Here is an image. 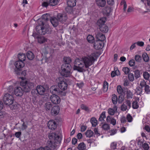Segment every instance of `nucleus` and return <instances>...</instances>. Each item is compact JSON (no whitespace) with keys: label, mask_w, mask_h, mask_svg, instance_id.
<instances>
[{"label":"nucleus","mask_w":150,"mask_h":150,"mask_svg":"<svg viewBox=\"0 0 150 150\" xmlns=\"http://www.w3.org/2000/svg\"><path fill=\"white\" fill-rule=\"evenodd\" d=\"M98 57L97 52H95L87 56L83 57L81 60L76 59L75 61L74 70L80 72H83L94 63Z\"/></svg>","instance_id":"nucleus-1"},{"label":"nucleus","mask_w":150,"mask_h":150,"mask_svg":"<svg viewBox=\"0 0 150 150\" xmlns=\"http://www.w3.org/2000/svg\"><path fill=\"white\" fill-rule=\"evenodd\" d=\"M4 103L5 105H9L11 110H15L18 108L17 103H14V98L12 95L7 93L5 94L3 98Z\"/></svg>","instance_id":"nucleus-2"},{"label":"nucleus","mask_w":150,"mask_h":150,"mask_svg":"<svg viewBox=\"0 0 150 150\" xmlns=\"http://www.w3.org/2000/svg\"><path fill=\"white\" fill-rule=\"evenodd\" d=\"M61 71L60 72L61 75L64 77H71L73 79L74 77L72 76V67L69 64H64L61 66Z\"/></svg>","instance_id":"nucleus-3"},{"label":"nucleus","mask_w":150,"mask_h":150,"mask_svg":"<svg viewBox=\"0 0 150 150\" xmlns=\"http://www.w3.org/2000/svg\"><path fill=\"white\" fill-rule=\"evenodd\" d=\"M20 78L23 80L25 79V77H21ZM21 86H23L24 88V91L25 92H29L33 89L35 86V84L30 80H28L24 81H21L20 83Z\"/></svg>","instance_id":"nucleus-4"},{"label":"nucleus","mask_w":150,"mask_h":150,"mask_svg":"<svg viewBox=\"0 0 150 150\" xmlns=\"http://www.w3.org/2000/svg\"><path fill=\"white\" fill-rule=\"evenodd\" d=\"M61 79L60 77H58L56 79V81L57 83L58 86L60 90L65 91L67 88L68 84L65 81Z\"/></svg>","instance_id":"nucleus-5"},{"label":"nucleus","mask_w":150,"mask_h":150,"mask_svg":"<svg viewBox=\"0 0 150 150\" xmlns=\"http://www.w3.org/2000/svg\"><path fill=\"white\" fill-rule=\"evenodd\" d=\"M50 100L54 104H59L61 101V99L59 97L55 94H53L51 96Z\"/></svg>","instance_id":"nucleus-6"},{"label":"nucleus","mask_w":150,"mask_h":150,"mask_svg":"<svg viewBox=\"0 0 150 150\" xmlns=\"http://www.w3.org/2000/svg\"><path fill=\"white\" fill-rule=\"evenodd\" d=\"M104 45L103 42L100 40H96L94 44V48L97 50L102 49Z\"/></svg>","instance_id":"nucleus-7"},{"label":"nucleus","mask_w":150,"mask_h":150,"mask_svg":"<svg viewBox=\"0 0 150 150\" xmlns=\"http://www.w3.org/2000/svg\"><path fill=\"white\" fill-rule=\"evenodd\" d=\"M47 126L49 129L53 130L56 129L57 125L56 122L55 121L51 120L48 121Z\"/></svg>","instance_id":"nucleus-8"},{"label":"nucleus","mask_w":150,"mask_h":150,"mask_svg":"<svg viewBox=\"0 0 150 150\" xmlns=\"http://www.w3.org/2000/svg\"><path fill=\"white\" fill-rule=\"evenodd\" d=\"M13 92L16 96H21L23 94V91L21 87H17L15 88Z\"/></svg>","instance_id":"nucleus-9"},{"label":"nucleus","mask_w":150,"mask_h":150,"mask_svg":"<svg viewBox=\"0 0 150 150\" xmlns=\"http://www.w3.org/2000/svg\"><path fill=\"white\" fill-rule=\"evenodd\" d=\"M36 90L38 93L40 95H44L46 91L45 88L43 86L41 85L37 86Z\"/></svg>","instance_id":"nucleus-10"},{"label":"nucleus","mask_w":150,"mask_h":150,"mask_svg":"<svg viewBox=\"0 0 150 150\" xmlns=\"http://www.w3.org/2000/svg\"><path fill=\"white\" fill-rule=\"evenodd\" d=\"M60 108L58 105H55L52 108L51 113L52 115H56L59 112Z\"/></svg>","instance_id":"nucleus-11"},{"label":"nucleus","mask_w":150,"mask_h":150,"mask_svg":"<svg viewBox=\"0 0 150 150\" xmlns=\"http://www.w3.org/2000/svg\"><path fill=\"white\" fill-rule=\"evenodd\" d=\"M57 18L59 21L62 23L66 21L67 19L66 15L65 14H58L57 16Z\"/></svg>","instance_id":"nucleus-12"},{"label":"nucleus","mask_w":150,"mask_h":150,"mask_svg":"<svg viewBox=\"0 0 150 150\" xmlns=\"http://www.w3.org/2000/svg\"><path fill=\"white\" fill-rule=\"evenodd\" d=\"M33 36L35 38H38V42L40 44L43 43L47 41V39L45 37H42L38 38V35L35 33H33Z\"/></svg>","instance_id":"nucleus-13"},{"label":"nucleus","mask_w":150,"mask_h":150,"mask_svg":"<svg viewBox=\"0 0 150 150\" xmlns=\"http://www.w3.org/2000/svg\"><path fill=\"white\" fill-rule=\"evenodd\" d=\"M36 30L39 34L42 35H44L46 33L45 28L41 26H37L36 27Z\"/></svg>","instance_id":"nucleus-14"},{"label":"nucleus","mask_w":150,"mask_h":150,"mask_svg":"<svg viewBox=\"0 0 150 150\" xmlns=\"http://www.w3.org/2000/svg\"><path fill=\"white\" fill-rule=\"evenodd\" d=\"M15 65L16 68L19 70L24 66L25 63L22 61L18 60L15 62Z\"/></svg>","instance_id":"nucleus-15"},{"label":"nucleus","mask_w":150,"mask_h":150,"mask_svg":"<svg viewBox=\"0 0 150 150\" xmlns=\"http://www.w3.org/2000/svg\"><path fill=\"white\" fill-rule=\"evenodd\" d=\"M117 91L119 94L123 95L125 94L126 91V88H122L120 85H119L117 87Z\"/></svg>","instance_id":"nucleus-16"},{"label":"nucleus","mask_w":150,"mask_h":150,"mask_svg":"<svg viewBox=\"0 0 150 150\" xmlns=\"http://www.w3.org/2000/svg\"><path fill=\"white\" fill-rule=\"evenodd\" d=\"M139 99L138 97H135L134 100L132 103V107L134 109H137L139 107L138 102H139Z\"/></svg>","instance_id":"nucleus-17"},{"label":"nucleus","mask_w":150,"mask_h":150,"mask_svg":"<svg viewBox=\"0 0 150 150\" xmlns=\"http://www.w3.org/2000/svg\"><path fill=\"white\" fill-rule=\"evenodd\" d=\"M112 11V9L109 6H107L103 9V14L106 16H109Z\"/></svg>","instance_id":"nucleus-18"},{"label":"nucleus","mask_w":150,"mask_h":150,"mask_svg":"<svg viewBox=\"0 0 150 150\" xmlns=\"http://www.w3.org/2000/svg\"><path fill=\"white\" fill-rule=\"evenodd\" d=\"M106 120L108 122L110 123L113 125H115L116 124V120L110 116L107 117Z\"/></svg>","instance_id":"nucleus-19"},{"label":"nucleus","mask_w":150,"mask_h":150,"mask_svg":"<svg viewBox=\"0 0 150 150\" xmlns=\"http://www.w3.org/2000/svg\"><path fill=\"white\" fill-rule=\"evenodd\" d=\"M117 107L116 105H114L112 108H109L108 110L109 114L110 115H113L117 111Z\"/></svg>","instance_id":"nucleus-20"},{"label":"nucleus","mask_w":150,"mask_h":150,"mask_svg":"<svg viewBox=\"0 0 150 150\" xmlns=\"http://www.w3.org/2000/svg\"><path fill=\"white\" fill-rule=\"evenodd\" d=\"M50 139L53 141H55L57 138H59L58 136L55 133H50L48 135Z\"/></svg>","instance_id":"nucleus-21"},{"label":"nucleus","mask_w":150,"mask_h":150,"mask_svg":"<svg viewBox=\"0 0 150 150\" xmlns=\"http://www.w3.org/2000/svg\"><path fill=\"white\" fill-rule=\"evenodd\" d=\"M55 142V141H54L52 140L48 141L47 142V146H49V147H50L53 149H54L56 146Z\"/></svg>","instance_id":"nucleus-22"},{"label":"nucleus","mask_w":150,"mask_h":150,"mask_svg":"<svg viewBox=\"0 0 150 150\" xmlns=\"http://www.w3.org/2000/svg\"><path fill=\"white\" fill-rule=\"evenodd\" d=\"M96 3L99 7H103L106 4L105 0H96Z\"/></svg>","instance_id":"nucleus-23"},{"label":"nucleus","mask_w":150,"mask_h":150,"mask_svg":"<svg viewBox=\"0 0 150 150\" xmlns=\"http://www.w3.org/2000/svg\"><path fill=\"white\" fill-rule=\"evenodd\" d=\"M97 40H100L103 42L105 39V36L101 33H98L96 36Z\"/></svg>","instance_id":"nucleus-24"},{"label":"nucleus","mask_w":150,"mask_h":150,"mask_svg":"<svg viewBox=\"0 0 150 150\" xmlns=\"http://www.w3.org/2000/svg\"><path fill=\"white\" fill-rule=\"evenodd\" d=\"M120 74V71L117 67H114V71H112L111 73V76L112 77L115 76L116 75H119Z\"/></svg>","instance_id":"nucleus-25"},{"label":"nucleus","mask_w":150,"mask_h":150,"mask_svg":"<svg viewBox=\"0 0 150 150\" xmlns=\"http://www.w3.org/2000/svg\"><path fill=\"white\" fill-rule=\"evenodd\" d=\"M99 27L100 31L103 33H106L108 31V27L105 24H103V25L99 26Z\"/></svg>","instance_id":"nucleus-26"},{"label":"nucleus","mask_w":150,"mask_h":150,"mask_svg":"<svg viewBox=\"0 0 150 150\" xmlns=\"http://www.w3.org/2000/svg\"><path fill=\"white\" fill-rule=\"evenodd\" d=\"M58 19L55 18H51L50 22L52 25L54 27H57L58 24Z\"/></svg>","instance_id":"nucleus-27"},{"label":"nucleus","mask_w":150,"mask_h":150,"mask_svg":"<svg viewBox=\"0 0 150 150\" xmlns=\"http://www.w3.org/2000/svg\"><path fill=\"white\" fill-rule=\"evenodd\" d=\"M52 105L50 102L46 103L44 105L45 109L46 111H50V109L52 108Z\"/></svg>","instance_id":"nucleus-28"},{"label":"nucleus","mask_w":150,"mask_h":150,"mask_svg":"<svg viewBox=\"0 0 150 150\" xmlns=\"http://www.w3.org/2000/svg\"><path fill=\"white\" fill-rule=\"evenodd\" d=\"M50 90L51 93L54 94L58 93L59 89L56 86H53L50 87Z\"/></svg>","instance_id":"nucleus-29"},{"label":"nucleus","mask_w":150,"mask_h":150,"mask_svg":"<svg viewBox=\"0 0 150 150\" xmlns=\"http://www.w3.org/2000/svg\"><path fill=\"white\" fill-rule=\"evenodd\" d=\"M67 4L68 6L70 7H74L76 5V0H68Z\"/></svg>","instance_id":"nucleus-30"},{"label":"nucleus","mask_w":150,"mask_h":150,"mask_svg":"<svg viewBox=\"0 0 150 150\" xmlns=\"http://www.w3.org/2000/svg\"><path fill=\"white\" fill-rule=\"evenodd\" d=\"M106 20V18L105 17H103L99 19L97 22V24L99 27L103 25V24H105Z\"/></svg>","instance_id":"nucleus-31"},{"label":"nucleus","mask_w":150,"mask_h":150,"mask_svg":"<svg viewBox=\"0 0 150 150\" xmlns=\"http://www.w3.org/2000/svg\"><path fill=\"white\" fill-rule=\"evenodd\" d=\"M79 150H87L85 144L83 142L80 143L78 146Z\"/></svg>","instance_id":"nucleus-32"},{"label":"nucleus","mask_w":150,"mask_h":150,"mask_svg":"<svg viewBox=\"0 0 150 150\" xmlns=\"http://www.w3.org/2000/svg\"><path fill=\"white\" fill-rule=\"evenodd\" d=\"M27 56L28 59L30 60H32L34 58L35 56L33 54L31 51H28L27 53Z\"/></svg>","instance_id":"nucleus-33"},{"label":"nucleus","mask_w":150,"mask_h":150,"mask_svg":"<svg viewBox=\"0 0 150 150\" xmlns=\"http://www.w3.org/2000/svg\"><path fill=\"white\" fill-rule=\"evenodd\" d=\"M87 41L90 43H92L94 42L95 39L94 37L92 35H89L87 38Z\"/></svg>","instance_id":"nucleus-34"},{"label":"nucleus","mask_w":150,"mask_h":150,"mask_svg":"<svg viewBox=\"0 0 150 150\" xmlns=\"http://www.w3.org/2000/svg\"><path fill=\"white\" fill-rule=\"evenodd\" d=\"M85 135L87 137L90 138L93 136V132L91 130H87L85 133Z\"/></svg>","instance_id":"nucleus-35"},{"label":"nucleus","mask_w":150,"mask_h":150,"mask_svg":"<svg viewBox=\"0 0 150 150\" xmlns=\"http://www.w3.org/2000/svg\"><path fill=\"white\" fill-rule=\"evenodd\" d=\"M91 122L92 126L94 127H96L97 125V121L95 117H92L91 120Z\"/></svg>","instance_id":"nucleus-36"},{"label":"nucleus","mask_w":150,"mask_h":150,"mask_svg":"<svg viewBox=\"0 0 150 150\" xmlns=\"http://www.w3.org/2000/svg\"><path fill=\"white\" fill-rule=\"evenodd\" d=\"M18 57L19 60L22 61L23 62L25 60L26 58V56L24 54H19L18 55Z\"/></svg>","instance_id":"nucleus-37"},{"label":"nucleus","mask_w":150,"mask_h":150,"mask_svg":"<svg viewBox=\"0 0 150 150\" xmlns=\"http://www.w3.org/2000/svg\"><path fill=\"white\" fill-rule=\"evenodd\" d=\"M59 0H50L49 4L51 6H54L58 4Z\"/></svg>","instance_id":"nucleus-38"},{"label":"nucleus","mask_w":150,"mask_h":150,"mask_svg":"<svg viewBox=\"0 0 150 150\" xmlns=\"http://www.w3.org/2000/svg\"><path fill=\"white\" fill-rule=\"evenodd\" d=\"M142 88L138 86L135 90V93L137 95H140L142 93Z\"/></svg>","instance_id":"nucleus-39"},{"label":"nucleus","mask_w":150,"mask_h":150,"mask_svg":"<svg viewBox=\"0 0 150 150\" xmlns=\"http://www.w3.org/2000/svg\"><path fill=\"white\" fill-rule=\"evenodd\" d=\"M108 83L106 81H104L103 83V90L104 92H106L108 89Z\"/></svg>","instance_id":"nucleus-40"},{"label":"nucleus","mask_w":150,"mask_h":150,"mask_svg":"<svg viewBox=\"0 0 150 150\" xmlns=\"http://www.w3.org/2000/svg\"><path fill=\"white\" fill-rule=\"evenodd\" d=\"M112 101L114 104H116L117 101V98L115 94L113 95L112 96Z\"/></svg>","instance_id":"nucleus-41"},{"label":"nucleus","mask_w":150,"mask_h":150,"mask_svg":"<svg viewBox=\"0 0 150 150\" xmlns=\"http://www.w3.org/2000/svg\"><path fill=\"white\" fill-rule=\"evenodd\" d=\"M142 57L144 60L146 62H147L149 60V58L148 54L146 53H145L142 54Z\"/></svg>","instance_id":"nucleus-42"},{"label":"nucleus","mask_w":150,"mask_h":150,"mask_svg":"<svg viewBox=\"0 0 150 150\" xmlns=\"http://www.w3.org/2000/svg\"><path fill=\"white\" fill-rule=\"evenodd\" d=\"M126 92L127 98H132L133 95L132 93L130 90H127V89H126Z\"/></svg>","instance_id":"nucleus-43"},{"label":"nucleus","mask_w":150,"mask_h":150,"mask_svg":"<svg viewBox=\"0 0 150 150\" xmlns=\"http://www.w3.org/2000/svg\"><path fill=\"white\" fill-rule=\"evenodd\" d=\"M120 4L121 6H123V10L125 12L126 11V8L127 7V5L126 1L125 0H122Z\"/></svg>","instance_id":"nucleus-44"},{"label":"nucleus","mask_w":150,"mask_h":150,"mask_svg":"<svg viewBox=\"0 0 150 150\" xmlns=\"http://www.w3.org/2000/svg\"><path fill=\"white\" fill-rule=\"evenodd\" d=\"M63 60L65 62L64 64H69L71 62V59L69 57H64L63 58Z\"/></svg>","instance_id":"nucleus-45"},{"label":"nucleus","mask_w":150,"mask_h":150,"mask_svg":"<svg viewBox=\"0 0 150 150\" xmlns=\"http://www.w3.org/2000/svg\"><path fill=\"white\" fill-rule=\"evenodd\" d=\"M143 76L144 79L146 80H148L150 77L149 74L147 72H145L143 73Z\"/></svg>","instance_id":"nucleus-46"},{"label":"nucleus","mask_w":150,"mask_h":150,"mask_svg":"<svg viewBox=\"0 0 150 150\" xmlns=\"http://www.w3.org/2000/svg\"><path fill=\"white\" fill-rule=\"evenodd\" d=\"M105 112H103L100 115L99 120L100 121H102L105 118Z\"/></svg>","instance_id":"nucleus-47"},{"label":"nucleus","mask_w":150,"mask_h":150,"mask_svg":"<svg viewBox=\"0 0 150 150\" xmlns=\"http://www.w3.org/2000/svg\"><path fill=\"white\" fill-rule=\"evenodd\" d=\"M37 150H52L48 146L40 147L38 148Z\"/></svg>","instance_id":"nucleus-48"},{"label":"nucleus","mask_w":150,"mask_h":150,"mask_svg":"<svg viewBox=\"0 0 150 150\" xmlns=\"http://www.w3.org/2000/svg\"><path fill=\"white\" fill-rule=\"evenodd\" d=\"M121 110L122 111H126L127 110H128L129 109L128 108L126 104H123L121 107Z\"/></svg>","instance_id":"nucleus-49"},{"label":"nucleus","mask_w":150,"mask_h":150,"mask_svg":"<svg viewBox=\"0 0 150 150\" xmlns=\"http://www.w3.org/2000/svg\"><path fill=\"white\" fill-rule=\"evenodd\" d=\"M128 78L130 81H133L134 80V74L131 73H129L128 75Z\"/></svg>","instance_id":"nucleus-50"},{"label":"nucleus","mask_w":150,"mask_h":150,"mask_svg":"<svg viewBox=\"0 0 150 150\" xmlns=\"http://www.w3.org/2000/svg\"><path fill=\"white\" fill-rule=\"evenodd\" d=\"M102 128L105 130H107L110 128L109 125L106 123H104L102 126Z\"/></svg>","instance_id":"nucleus-51"},{"label":"nucleus","mask_w":150,"mask_h":150,"mask_svg":"<svg viewBox=\"0 0 150 150\" xmlns=\"http://www.w3.org/2000/svg\"><path fill=\"white\" fill-rule=\"evenodd\" d=\"M140 86L141 87V88H143L144 87H145L146 86H147L146 83L145 81L143 80H142L139 83Z\"/></svg>","instance_id":"nucleus-52"},{"label":"nucleus","mask_w":150,"mask_h":150,"mask_svg":"<svg viewBox=\"0 0 150 150\" xmlns=\"http://www.w3.org/2000/svg\"><path fill=\"white\" fill-rule=\"evenodd\" d=\"M140 71L138 70H136L134 71V76L136 78H138L140 76Z\"/></svg>","instance_id":"nucleus-53"},{"label":"nucleus","mask_w":150,"mask_h":150,"mask_svg":"<svg viewBox=\"0 0 150 150\" xmlns=\"http://www.w3.org/2000/svg\"><path fill=\"white\" fill-rule=\"evenodd\" d=\"M132 117L130 114H128L127 115V119L128 122H132Z\"/></svg>","instance_id":"nucleus-54"},{"label":"nucleus","mask_w":150,"mask_h":150,"mask_svg":"<svg viewBox=\"0 0 150 150\" xmlns=\"http://www.w3.org/2000/svg\"><path fill=\"white\" fill-rule=\"evenodd\" d=\"M135 60L138 62H140L142 59L141 57L139 55H136L134 57Z\"/></svg>","instance_id":"nucleus-55"},{"label":"nucleus","mask_w":150,"mask_h":150,"mask_svg":"<svg viewBox=\"0 0 150 150\" xmlns=\"http://www.w3.org/2000/svg\"><path fill=\"white\" fill-rule=\"evenodd\" d=\"M144 90L146 93L148 94L150 93V87L149 85L146 86Z\"/></svg>","instance_id":"nucleus-56"},{"label":"nucleus","mask_w":150,"mask_h":150,"mask_svg":"<svg viewBox=\"0 0 150 150\" xmlns=\"http://www.w3.org/2000/svg\"><path fill=\"white\" fill-rule=\"evenodd\" d=\"M122 70L125 74H129V69L128 67H125L123 68L122 69Z\"/></svg>","instance_id":"nucleus-57"},{"label":"nucleus","mask_w":150,"mask_h":150,"mask_svg":"<svg viewBox=\"0 0 150 150\" xmlns=\"http://www.w3.org/2000/svg\"><path fill=\"white\" fill-rule=\"evenodd\" d=\"M110 146L111 149H115L116 148L117 144L115 142H113L111 143Z\"/></svg>","instance_id":"nucleus-58"},{"label":"nucleus","mask_w":150,"mask_h":150,"mask_svg":"<svg viewBox=\"0 0 150 150\" xmlns=\"http://www.w3.org/2000/svg\"><path fill=\"white\" fill-rule=\"evenodd\" d=\"M129 64L131 67L134 66L135 64V61L133 59L130 60L129 62Z\"/></svg>","instance_id":"nucleus-59"},{"label":"nucleus","mask_w":150,"mask_h":150,"mask_svg":"<svg viewBox=\"0 0 150 150\" xmlns=\"http://www.w3.org/2000/svg\"><path fill=\"white\" fill-rule=\"evenodd\" d=\"M142 146L144 150H148L149 148L148 144L146 143H144Z\"/></svg>","instance_id":"nucleus-60"},{"label":"nucleus","mask_w":150,"mask_h":150,"mask_svg":"<svg viewBox=\"0 0 150 150\" xmlns=\"http://www.w3.org/2000/svg\"><path fill=\"white\" fill-rule=\"evenodd\" d=\"M137 45L140 47H143L144 45V43L142 41H138L136 42Z\"/></svg>","instance_id":"nucleus-61"},{"label":"nucleus","mask_w":150,"mask_h":150,"mask_svg":"<svg viewBox=\"0 0 150 150\" xmlns=\"http://www.w3.org/2000/svg\"><path fill=\"white\" fill-rule=\"evenodd\" d=\"M81 107L82 109L86 111H88L89 110L88 108L84 104H82L81 105Z\"/></svg>","instance_id":"nucleus-62"},{"label":"nucleus","mask_w":150,"mask_h":150,"mask_svg":"<svg viewBox=\"0 0 150 150\" xmlns=\"http://www.w3.org/2000/svg\"><path fill=\"white\" fill-rule=\"evenodd\" d=\"M125 104L126 105H127V106L128 107V108L129 109H130V108L131 107V104L130 101L129 100H126L125 102Z\"/></svg>","instance_id":"nucleus-63"},{"label":"nucleus","mask_w":150,"mask_h":150,"mask_svg":"<svg viewBox=\"0 0 150 150\" xmlns=\"http://www.w3.org/2000/svg\"><path fill=\"white\" fill-rule=\"evenodd\" d=\"M124 97L123 96H119L118 101L119 103H122L124 100Z\"/></svg>","instance_id":"nucleus-64"}]
</instances>
